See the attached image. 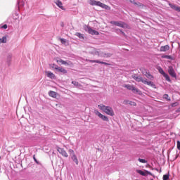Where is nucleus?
Masks as SVG:
<instances>
[{"mask_svg": "<svg viewBox=\"0 0 180 180\" xmlns=\"http://www.w3.org/2000/svg\"><path fill=\"white\" fill-rule=\"evenodd\" d=\"M98 108L109 116H113L115 115V111H113V108H112L110 106H106L103 104H100L98 105Z\"/></svg>", "mask_w": 180, "mask_h": 180, "instance_id": "1", "label": "nucleus"}, {"mask_svg": "<svg viewBox=\"0 0 180 180\" xmlns=\"http://www.w3.org/2000/svg\"><path fill=\"white\" fill-rule=\"evenodd\" d=\"M88 3L89 5H91L92 6H100V8H103V9H106L107 11H110V7L109 6L98 1L95 0H89Z\"/></svg>", "mask_w": 180, "mask_h": 180, "instance_id": "2", "label": "nucleus"}, {"mask_svg": "<svg viewBox=\"0 0 180 180\" xmlns=\"http://www.w3.org/2000/svg\"><path fill=\"white\" fill-rule=\"evenodd\" d=\"M110 24L118 26L119 27H122V29H130V26L122 21H110Z\"/></svg>", "mask_w": 180, "mask_h": 180, "instance_id": "3", "label": "nucleus"}, {"mask_svg": "<svg viewBox=\"0 0 180 180\" xmlns=\"http://www.w3.org/2000/svg\"><path fill=\"white\" fill-rule=\"evenodd\" d=\"M167 72L172 78H175L176 79V72H175V69L172 66H169L167 69Z\"/></svg>", "mask_w": 180, "mask_h": 180, "instance_id": "4", "label": "nucleus"}, {"mask_svg": "<svg viewBox=\"0 0 180 180\" xmlns=\"http://www.w3.org/2000/svg\"><path fill=\"white\" fill-rule=\"evenodd\" d=\"M137 174H139V175H141L142 176H147L148 175H150L151 176H154V174L153 173L148 172V170H141V169H136Z\"/></svg>", "mask_w": 180, "mask_h": 180, "instance_id": "5", "label": "nucleus"}, {"mask_svg": "<svg viewBox=\"0 0 180 180\" xmlns=\"http://www.w3.org/2000/svg\"><path fill=\"white\" fill-rule=\"evenodd\" d=\"M94 113L95 115H96V116H98L100 119H102V120H104V122H109V118L107 116L103 115L102 113L98 111V110H95Z\"/></svg>", "mask_w": 180, "mask_h": 180, "instance_id": "6", "label": "nucleus"}, {"mask_svg": "<svg viewBox=\"0 0 180 180\" xmlns=\"http://www.w3.org/2000/svg\"><path fill=\"white\" fill-rule=\"evenodd\" d=\"M158 72H160V74L163 75V77L165 78L166 81H167L168 82H171V78L169 77L168 74L165 73V72L164 71V70L162 68H158Z\"/></svg>", "mask_w": 180, "mask_h": 180, "instance_id": "7", "label": "nucleus"}, {"mask_svg": "<svg viewBox=\"0 0 180 180\" xmlns=\"http://www.w3.org/2000/svg\"><path fill=\"white\" fill-rule=\"evenodd\" d=\"M89 53L90 54H92L93 56H98L99 57V56H101V51L99 49H96L94 47H91L89 49Z\"/></svg>", "mask_w": 180, "mask_h": 180, "instance_id": "8", "label": "nucleus"}, {"mask_svg": "<svg viewBox=\"0 0 180 180\" xmlns=\"http://www.w3.org/2000/svg\"><path fill=\"white\" fill-rule=\"evenodd\" d=\"M57 151H58V153L61 154L63 157H65V158L68 157V153H67V151H65L64 148L58 147Z\"/></svg>", "mask_w": 180, "mask_h": 180, "instance_id": "9", "label": "nucleus"}, {"mask_svg": "<svg viewBox=\"0 0 180 180\" xmlns=\"http://www.w3.org/2000/svg\"><path fill=\"white\" fill-rule=\"evenodd\" d=\"M86 61H88L89 63H96L97 64H104V65H110V63L100 61L99 60H89L86 59Z\"/></svg>", "mask_w": 180, "mask_h": 180, "instance_id": "10", "label": "nucleus"}, {"mask_svg": "<svg viewBox=\"0 0 180 180\" xmlns=\"http://www.w3.org/2000/svg\"><path fill=\"white\" fill-rule=\"evenodd\" d=\"M88 32L90 34L98 36L99 34V32L95 30H92L90 27H88Z\"/></svg>", "mask_w": 180, "mask_h": 180, "instance_id": "11", "label": "nucleus"}, {"mask_svg": "<svg viewBox=\"0 0 180 180\" xmlns=\"http://www.w3.org/2000/svg\"><path fill=\"white\" fill-rule=\"evenodd\" d=\"M55 70H57V71H58V72H61L62 74H67V72H68L67 70H65L63 67L56 66L55 68Z\"/></svg>", "mask_w": 180, "mask_h": 180, "instance_id": "12", "label": "nucleus"}, {"mask_svg": "<svg viewBox=\"0 0 180 180\" xmlns=\"http://www.w3.org/2000/svg\"><path fill=\"white\" fill-rule=\"evenodd\" d=\"M141 82H143V84H145V85H150V86H155V85L154 84V83L153 82L148 81V80H147V79H142Z\"/></svg>", "mask_w": 180, "mask_h": 180, "instance_id": "13", "label": "nucleus"}, {"mask_svg": "<svg viewBox=\"0 0 180 180\" xmlns=\"http://www.w3.org/2000/svg\"><path fill=\"white\" fill-rule=\"evenodd\" d=\"M49 96H51V98H55V99H57L59 96L58 94L56 91H50L49 92Z\"/></svg>", "mask_w": 180, "mask_h": 180, "instance_id": "14", "label": "nucleus"}, {"mask_svg": "<svg viewBox=\"0 0 180 180\" xmlns=\"http://www.w3.org/2000/svg\"><path fill=\"white\" fill-rule=\"evenodd\" d=\"M45 74L48 78H51V79H56V75L51 72H45Z\"/></svg>", "mask_w": 180, "mask_h": 180, "instance_id": "15", "label": "nucleus"}, {"mask_svg": "<svg viewBox=\"0 0 180 180\" xmlns=\"http://www.w3.org/2000/svg\"><path fill=\"white\" fill-rule=\"evenodd\" d=\"M54 3L56 4V5H57V6H58V8H60V9L64 11V6H63V2H61V1H60V0H55Z\"/></svg>", "mask_w": 180, "mask_h": 180, "instance_id": "16", "label": "nucleus"}, {"mask_svg": "<svg viewBox=\"0 0 180 180\" xmlns=\"http://www.w3.org/2000/svg\"><path fill=\"white\" fill-rule=\"evenodd\" d=\"M131 77L135 79V81H136L137 82H141L143 77H140V76H137L136 75H133L131 76Z\"/></svg>", "mask_w": 180, "mask_h": 180, "instance_id": "17", "label": "nucleus"}, {"mask_svg": "<svg viewBox=\"0 0 180 180\" xmlns=\"http://www.w3.org/2000/svg\"><path fill=\"white\" fill-rule=\"evenodd\" d=\"M168 50H169V46L168 45L162 46L160 49V51L161 52L168 51Z\"/></svg>", "mask_w": 180, "mask_h": 180, "instance_id": "18", "label": "nucleus"}, {"mask_svg": "<svg viewBox=\"0 0 180 180\" xmlns=\"http://www.w3.org/2000/svg\"><path fill=\"white\" fill-rule=\"evenodd\" d=\"M99 57H103L104 58H109V57H112L111 53H103L100 52V56Z\"/></svg>", "mask_w": 180, "mask_h": 180, "instance_id": "19", "label": "nucleus"}, {"mask_svg": "<svg viewBox=\"0 0 180 180\" xmlns=\"http://www.w3.org/2000/svg\"><path fill=\"white\" fill-rule=\"evenodd\" d=\"M132 92H134V94H138L139 95H142L143 93H141V91H140V89L136 88L134 86V87H132Z\"/></svg>", "mask_w": 180, "mask_h": 180, "instance_id": "20", "label": "nucleus"}, {"mask_svg": "<svg viewBox=\"0 0 180 180\" xmlns=\"http://www.w3.org/2000/svg\"><path fill=\"white\" fill-rule=\"evenodd\" d=\"M71 159L72 160V161H74V162H75L76 165H78V158H77V155H73L71 156Z\"/></svg>", "mask_w": 180, "mask_h": 180, "instance_id": "21", "label": "nucleus"}, {"mask_svg": "<svg viewBox=\"0 0 180 180\" xmlns=\"http://www.w3.org/2000/svg\"><path fill=\"white\" fill-rule=\"evenodd\" d=\"M134 86L130 85V84H124L123 85V88H127V89H129V91H132Z\"/></svg>", "mask_w": 180, "mask_h": 180, "instance_id": "22", "label": "nucleus"}, {"mask_svg": "<svg viewBox=\"0 0 180 180\" xmlns=\"http://www.w3.org/2000/svg\"><path fill=\"white\" fill-rule=\"evenodd\" d=\"M124 102L128 105H131V106H137V103L134 101H125Z\"/></svg>", "mask_w": 180, "mask_h": 180, "instance_id": "23", "label": "nucleus"}, {"mask_svg": "<svg viewBox=\"0 0 180 180\" xmlns=\"http://www.w3.org/2000/svg\"><path fill=\"white\" fill-rule=\"evenodd\" d=\"M57 63H60V64H63V65H70V64L67 63V61L63 60V59L58 60Z\"/></svg>", "mask_w": 180, "mask_h": 180, "instance_id": "24", "label": "nucleus"}, {"mask_svg": "<svg viewBox=\"0 0 180 180\" xmlns=\"http://www.w3.org/2000/svg\"><path fill=\"white\" fill-rule=\"evenodd\" d=\"M134 5H136L139 8H144V4H143L140 2H135V3H134Z\"/></svg>", "mask_w": 180, "mask_h": 180, "instance_id": "25", "label": "nucleus"}, {"mask_svg": "<svg viewBox=\"0 0 180 180\" xmlns=\"http://www.w3.org/2000/svg\"><path fill=\"white\" fill-rule=\"evenodd\" d=\"M75 36L79 37V39H84V34H82L79 32H76Z\"/></svg>", "mask_w": 180, "mask_h": 180, "instance_id": "26", "label": "nucleus"}, {"mask_svg": "<svg viewBox=\"0 0 180 180\" xmlns=\"http://www.w3.org/2000/svg\"><path fill=\"white\" fill-rule=\"evenodd\" d=\"M146 78H148V79L153 80L154 79V77H153L150 73H146Z\"/></svg>", "mask_w": 180, "mask_h": 180, "instance_id": "27", "label": "nucleus"}, {"mask_svg": "<svg viewBox=\"0 0 180 180\" xmlns=\"http://www.w3.org/2000/svg\"><path fill=\"white\" fill-rule=\"evenodd\" d=\"M162 58H167V60H172V57L171 56L165 55L162 56Z\"/></svg>", "mask_w": 180, "mask_h": 180, "instance_id": "28", "label": "nucleus"}, {"mask_svg": "<svg viewBox=\"0 0 180 180\" xmlns=\"http://www.w3.org/2000/svg\"><path fill=\"white\" fill-rule=\"evenodd\" d=\"M138 161H139V162H141L142 164H147V160H146L145 159L139 158Z\"/></svg>", "mask_w": 180, "mask_h": 180, "instance_id": "29", "label": "nucleus"}, {"mask_svg": "<svg viewBox=\"0 0 180 180\" xmlns=\"http://www.w3.org/2000/svg\"><path fill=\"white\" fill-rule=\"evenodd\" d=\"M0 43H6V37H3L0 38Z\"/></svg>", "mask_w": 180, "mask_h": 180, "instance_id": "30", "label": "nucleus"}, {"mask_svg": "<svg viewBox=\"0 0 180 180\" xmlns=\"http://www.w3.org/2000/svg\"><path fill=\"white\" fill-rule=\"evenodd\" d=\"M163 98L164 99H166V101H171V98H169V96H168V94H164Z\"/></svg>", "mask_w": 180, "mask_h": 180, "instance_id": "31", "label": "nucleus"}, {"mask_svg": "<svg viewBox=\"0 0 180 180\" xmlns=\"http://www.w3.org/2000/svg\"><path fill=\"white\" fill-rule=\"evenodd\" d=\"M169 6H170V8H172V9H174V11H176L178 6L172 4H169Z\"/></svg>", "mask_w": 180, "mask_h": 180, "instance_id": "32", "label": "nucleus"}, {"mask_svg": "<svg viewBox=\"0 0 180 180\" xmlns=\"http://www.w3.org/2000/svg\"><path fill=\"white\" fill-rule=\"evenodd\" d=\"M69 154L72 156V155H75V152H74V150L72 149H70L69 150Z\"/></svg>", "mask_w": 180, "mask_h": 180, "instance_id": "33", "label": "nucleus"}, {"mask_svg": "<svg viewBox=\"0 0 180 180\" xmlns=\"http://www.w3.org/2000/svg\"><path fill=\"white\" fill-rule=\"evenodd\" d=\"M60 41L62 43V44L67 43V41L64 38H60Z\"/></svg>", "mask_w": 180, "mask_h": 180, "instance_id": "34", "label": "nucleus"}, {"mask_svg": "<svg viewBox=\"0 0 180 180\" xmlns=\"http://www.w3.org/2000/svg\"><path fill=\"white\" fill-rule=\"evenodd\" d=\"M167 179H169V175L168 174L163 175V180H167Z\"/></svg>", "mask_w": 180, "mask_h": 180, "instance_id": "35", "label": "nucleus"}, {"mask_svg": "<svg viewBox=\"0 0 180 180\" xmlns=\"http://www.w3.org/2000/svg\"><path fill=\"white\" fill-rule=\"evenodd\" d=\"M178 105H179V103L178 102L176 103H173L171 104L172 108H175V106H178Z\"/></svg>", "mask_w": 180, "mask_h": 180, "instance_id": "36", "label": "nucleus"}, {"mask_svg": "<svg viewBox=\"0 0 180 180\" xmlns=\"http://www.w3.org/2000/svg\"><path fill=\"white\" fill-rule=\"evenodd\" d=\"M72 84H73V85H75V86H78V82H75V81H72Z\"/></svg>", "mask_w": 180, "mask_h": 180, "instance_id": "37", "label": "nucleus"}, {"mask_svg": "<svg viewBox=\"0 0 180 180\" xmlns=\"http://www.w3.org/2000/svg\"><path fill=\"white\" fill-rule=\"evenodd\" d=\"M1 29H8V25L5 24L1 27Z\"/></svg>", "mask_w": 180, "mask_h": 180, "instance_id": "38", "label": "nucleus"}, {"mask_svg": "<svg viewBox=\"0 0 180 180\" xmlns=\"http://www.w3.org/2000/svg\"><path fill=\"white\" fill-rule=\"evenodd\" d=\"M177 148L180 150V141H177Z\"/></svg>", "mask_w": 180, "mask_h": 180, "instance_id": "39", "label": "nucleus"}, {"mask_svg": "<svg viewBox=\"0 0 180 180\" xmlns=\"http://www.w3.org/2000/svg\"><path fill=\"white\" fill-rule=\"evenodd\" d=\"M34 158V161H35V162H37V164H39V162H37V159H36V156L34 155L33 156Z\"/></svg>", "mask_w": 180, "mask_h": 180, "instance_id": "40", "label": "nucleus"}, {"mask_svg": "<svg viewBox=\"0 0 180 180\" xmlns=\"http://www.w3.org/2000/svg\"><path fill=\"white\" fill-rule=\"evenodd\" d=\"M118 30L120 31V33H122L123 36H126V34L124 33V32L122 31L120 29H119Z\"/></svg>", "mask_w": 180, "mask_h": 180, "instance_id": "41", "label": "nucleus"}, {"mask_svg": "<svg viewBox=\"0 0 180 180\" xmlns=\"http://www.w3.org/2000/svg\"><path fill=\"white\" fill-rule=\"evenodd\" d=\"M175 11H176L177 12H180V7L177 6Z\"/></svg>", "mask_w": 180, "mask_h": 180, "instance_id": "42", "label": "nucleus"}, {"mask_svg": "<svg viewBox=\"0 0 180 180\" xmlns=\"http://www.w3.org/2000/svg\"><path fill=\"white\" fill-rule=\"evenodd\" d=\"M129 1H130L131 4H134V3H136V1H134V0H129Z\"/></svg>", "mask_w": 180, "mask_h": 180, "instance_id": "43", "label": "nucleus"}, {"mask_svg": "<svg viewBox=\"0 0 180 180\" xmlns=\"http://www.w3.org/2000/svg\"><path fill=\"white\" fill-rule=\"evenodd\" d=\"M178 158V155L176 156V159Z\"/></svg>", "mask_w": 180, "mask_h": 180, "instance_id": "44", "label": "nucleus"}, {"mask_svg": "<svg viewBox=\"0 0 180 180\" xmlns=\"http://www.w3.org/2000/svg\"><path fill=\"white\" fill-rule=\"evenodd\" d=\"M156 171H158V169H155Z\"/></svg>", "mask_w": 180, "mask_h": 180, "instance_id": "45", "label": "nucleus"}]
</instances>
